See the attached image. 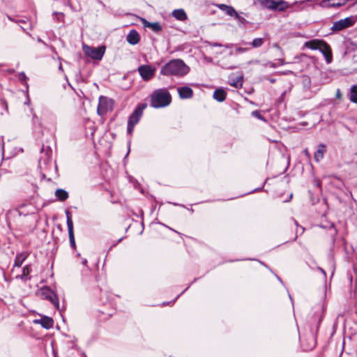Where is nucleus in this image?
<instances>
[{
  "instance_id": "4be33fe9",
  "label": "nucleus",
  "mask_w": 357,
  "mask_h": 357,
  "mask_svg": "<svg viewBox=\"0 0 357 357\" xmlns=\"http://www.w3.org/2000/svg\"><path fill=\"white\" fill-rule=\"evenodd\" d=\"M172 14L174 18L180 21H185L188 18L186 13L182 8L174 10Z\"/></svg>"
},
{
  "instance_id": "6ab92c4d",
  "label": "nucleus",
  "mask_w": 357,
  "mask_h": 357,
  "mask_svg": "<svg viewBox=\"0 0 357 357\" xmlns=\"http://www.w3.org/2000/svg\"><path fill=\"white\" fill-rule=\"evenodd\" d=\"M345 3V1L341 0H324L321 1V4L322 6L340 7L344 5Z\"/></svg>"
},
{
  "instance_id": "7c9ffc66",
  "label": "nucleus",
  "mask_w": 357,
  "mask_h": 357,
  "mask_svg": "<svg viewBox=\"0 0 357 357\" xmlns=\"http://www.w3.org/2000/svg\"><path fill=\"white\" fill-rule=\"evenodd\" d=\"M135 126L132 123L128 122L127 131L128 134L132 135Z\"/></svg>"
},
{
  "instance_id": "4468645a",
  "label": "nucleus",
  "mask_w": 357,
  "mask_h": 357,
  "mask_svg": "<svg viewBox=\"0 0 357 357\" xmlns=\"http://www.w3.org/2000/svg\"><path fill=\"white\" fill-rule=\"evenodd\" d=\"M326 146L324 144H319L317 151L314 153V159L317 162H319L326 153Z\"/></svg>"
},
{
  "instance_id": "5701e85b",
  "label": "nucleus",
  "mask_w": 357,
  "mask_h": 357,
  "mask_svg": "<svg viewBox=\"0 0 357 357\" xmlns=\"http://www.w3.org/2000/svg\"><path fill=\"white\" fill-rule=\"evenodd\" d=\"M229 84L236 88H240L243 85V75L236 76L235 77H230L229 78Z\"/></svg>"
},
{
  "instance_id": "0eeeda50",
  "label": "nucleus",
  "mask_w": 357,
  "mask_h": 357,
  "mask_svg": "<svg viewBox=\"0 0 357 357\" xmlns=\"http://www.w3.org/2000/svg\"><path fill=\"white\" fill-rule=\"evenodd\" d=\"M138 72L144 80L149 81L154 77L155 68L149 65H142L138 67Z\"/></svg>"
},
{
  "instance_id": "ddd939ff",
  "label": "nucleus",
  "mask_w": 357,
  "mask_h": 357,
  "mask_svg": "<svg viewBox=\"0 0 357 357\" xmlns=\"http://www.w3.org/2000/svg\"><path fill=\"white\" fill-rule=\"evenodd\" d=\"M178 93L181 99H189L193 96V91L189 86H181L177 89Z\"/></svg>"
},
{
  "instance_id": "aec40b11",
  "label": "nucleus",
  "mask_w": 357,
  "mask_h": 357,
  "mask_svg": "<svg viewBox=\"0 0 357 357\" xmlns=\"http://www.w3.org/2000/svg\"><path fill=\"white\" fill-rule=\"evenodd\" d=\"M347 96L351 102L357 104V84H353L350 87Z\"/></svg>"
},
{
  "instance_id": "37998d69",
  "label": "nucleus",
  "mask_w": 357,
  "mask_h": 357,
  "mask_svg": "<svg viewBox=\"0 0 357 357\" xmlns=\"http://www.w3.org/2000/svg\"><path fill=\"white\" fill-rule=\"evenodd\" d=\"M121 241V238H120L115 244H113V246L116 245L117 243H119Z\"/></svg>"
},
{
  "instance_id": "9d476101",
  "label": "nucleus",
  "mask_w": 357,
  "mask_h": 357,
  "mask_svg": "<svg viewBox=\"0 0 357 357\" xmlns=\"http://www.w3.org/2000/svg\"><path fill=\"white\" fill-rule=\"evenodd\" d=\"M110 107L109 101L105 96H100L97 108V112L99 116H103L108 112Z\"/></svg>"
},
{
  "instance_id": "c756f323",
  "label": "nucleus",
  "mask_w": 357,
  "mask_h": 357,
  "mask_svg": "<svg viewBox=\"0 0 357 357\" xmlns=\"http://www.w3.org/2000/svg\"><path fill=\"white\" fill-rule=\"evenodd\" d=\"M289 6H290V5L289 4L288 2L283 1V0H280V1H277V10H276L284 11L288 8H289Z\"/></svg>"
},
{
  "instance_id": "473e14b6",
  "label": "nucleus",
  "mask_w": 357,
  "mask_h": 357,
  "mask_svg": "<svg viewBox=\"0 0 357 357\" xmlns=\"http://www.w3.org/2000/svg\"><path fill=\"white\" fill-rule=\"evenodd\" d=\"M233 17H234L235 19H236L241 23H243L245 21L244 17L240 16L237 13H236V15H234Z\"/></svg>"
},
{
  "instance_id": "a878e982",
  "label": "nucleus",
  "mask_w": 357,
  "mask_h": 357,
  "mask_svg": "<svg viewBox=\"0 0 357 357\" xmlns=\"http://www.w3.org/2000/svg\"><path fill=\"white\" fill-rule=\"evenodd\" d=\"M261 4L266 8L271 10H277V1L273 0H264L261 2Z\"/></svg>"
},
{
  "instance_id": "f257e3e1",
  "label": "nucleus",
  "mask_w": 357,
  "mask_h": 357,
  "mask_svg": "<svg viewBox=\"0 0 357 357\" xmlns=\"http://www.w3.org/2000/svg\"><path fill=\"white\" fill-rule=\"evenodd\" d=\"M190 71V68L181 59H172L160 69V75L164 76H175L182 77Z\"/></svg>"
},
{
  "instance_id": "58836bf2",
  "label": "nucleus",
  "mask_w": 357,
  "mask_h": 357,
  "mask_svg": "<svg viewBox=\"0 0 357 357\" xmlns=\"http://www.w3.org/2000/svg\"><path fill=\"white\" fill-rule=\"evenodd\" d=\"M39 43L43 44L44 45H47V44L40 38H38L37 40Z\"/></svg>"
},
{
  "instance_id": "a19ab883",
  "label": "nucleus",
  "mask_w": 357,
  "mask_h": 357,
  "mask_svg": "<svg viewBox=\"0 0 357 357\" xmlns=\"http://www.w3.org/2000/svg\"><path fill=\"white\" fill-rule=\"evenodd\" d=\"M37 119H38V117L36 116V114H34V115L33 116L32 121H33V122H35V120H37Z\"/></svg>"
},
{
  "instance_id": "79ce46f5",
  "label": "nucleus",
  "mask_w": 357,
  "mask_h": 357,
  "mask_svg": "<svg viewBox=\"0 0 357 357\" xmlns=\"http://www.w3.org/2000/svg\"><path fill=\"white\" fill-rule=\"evenodd\" d=\"M59 69L60 70H63V67H62L61 63H60V64H59Z\"/></svg>"
},
{
  "instance_id": "cd10ccee",
  "label": "nucleus",
  "mask_w": 357,
  "mask_h": 357,
  "mask_svg": "<svg viewBox=\"0 0 357 357\" xmlns=\"http://www.w3.org/2000/svg\"><path fill=\"white\" fill-rule=\"evenodd\" d=\"M31 272L30 266L26 265L22 269V274L20 276L22 280L26 281L31 279L29 273Z\"/></svg>"
},
{
  "instance_id": "1a4fd4ad",
  "label": "nucleus",
  "mask_w": 357,
  "mask_h": 357,
  "mask_svg": "<svg viewBox=\"0 0 357 357\" xmlns=\"http://www.w3.org/2000/svg\"><path fill=\"white\" fill-rule=\"evenodd\" d=\"M66 215V223L68 227V232L69 236L70 245L73 248H75V240L73 231V222L71 217V214L68 210L65 211Z\"/></svg>"
},
{
  "instance_id": "412c9836",
  "label": "nucleus",
  "mask_w": 357,
  "mask_h": 357,
  "mask_svg": "<svg viewBox=\"0 0 357 357\" xmlns=\"http://www.w3.org/2000/svg\"><path fill=\"white\" fill-rule=\"evenodd\" d=\"M28 256H29V253L26 252H22L21 253L17 254L15 259L14 266L20 267L22 266V264H23V262L28 257Z\"/></svg>"
},
{
  "instance_id": "ea45409f",
  "label": "nucleus",
  "mask_w": 357,
  "mask_h": 357,
  "mask_svg": "<svg viewBox=\"0 0 357 357\" xmlns=\"http://www.w3.org/2000/svg\"><path fill=\"white\" fill-rule=\"evenodd\" d=\"M82 264L85 266L87 264V260L86 259H83Z\"/></svg>"
},
{
  "instance_id": "b1692460",
  "label": "nucleus",
  "mask_w": 357,
  "mask_h": 357,
  "mask_svg": "<svg viewBox=\"0 0 357 357\" xmlns=\"http://www.w3.org/2000/svg\"><path fill=\"white\" fill-rule=\"evenodd\" d=\"M213 98L218 102H223L227 96L226 91L222 89H217L213 92Z\"/></svg>"
},
{
  "instance_id": "c03bdc74",
  "label": "nucleus",
  "mask_w": 357,
  "mask_h": 357,
  "mask_svg": "<svg viewBox=\"0 0 357 357\" xmlns=\"http://www.w3.org/2000/svg\"><path fill=\"white\" fill-rule=\"evenodd\" d=\"M270 82H271V83H274V82H275V79H270Z\"/></svg>"
},
{
  "instance_id": "f03ea898",
  "label": "nucleus",
  "mask_w": 357,
  "mask_h": 357,
  "mask_svg": "<svg viewBox=\"0 0 357 357\" xmlns=\"http://www.w3.org/2000/svg\"><path fill=\"white\" fill-rule=\"evenodd\" d=\"M171 102L172 96L166 88L153 91L150 97V105L153 108L167 107Z\"/></svg>"
},
{
  "instance_id": "393cba45",
  "label": "nucleus",
  "mask_w": 357,
  "mask_h": 357,
  "mask_svg": "<svg viewBox=\"0 0 357 357\" xmlns=\"http://www.w3.org/2000/svg\"><path fill=\"white\" fill-rule=\"evenodd\" d=\"M218 8L225 12L227 15L233 17L234 15H236V10L234 8V7L231 6H228L226 4H220L218 5Z\"/></svg>"
},
{
  "instance_id": "bb28decb",
  "label": "nucleus",
  "mask_w": 357,
  "mask_h": 357,
  "mask_svg": "<svg viewBox=\"0 0 357 357\" xmlns=\"http://www.w3.org/2000/svg\"><path fill=\"white\" fill-rule=\"evenodd\" d=\"M55 196L59 201L64 202L68 198V193L63 189H57L55 192Z\"/></svg>"
},
{
  "instance_id": "f8f14e48",
  "label": "nucleus",
  "mask_w": 357,
  "mask_h": 357,
  "mask_svg": "<svg viewBox=\"0 0 357 357\" xmlns=\"http://www.w3.org/2000/svg\"><path fill=\"white\" fill-rule=\"evenodd\" d=\"M35 324H40L43 328L45 329H50L53 327L54 320L52 318L47 316H43L40 319L34 320Z\"/></svg>"
},
{
  "instance_id": "09e8293b",
  "label": "nucleus",
  "mask_w": 357,
  "mask_h": 357,
  "mask_svg": "<svg viewBox=\"0 0 357 357\" xmlns=\"http://www.w3.org/2000/svg\"><path fill=\"white\" fill-rule=\"evenodd\" d=\"M301 230H302V232H303V231H304V228H303V227H301Z\"/></svg>"
},
{
  "instance_id": "a18cd8bd",
  "label": "nucleus",
  "mask_w": 357,
  "mask_h": 357,
  "mask_svg": "<svg viewBox=\"0 0 357 357\" xmlns=\"http://www.w3.org/2000/svg\"><path fill=\"white\" fill-rule=\"evenodd\" d=\"M320 270L321 271V272H322L324 275H326L325 271H324L322 268H320Z\"/></svg>"
},
{
  "instance_id": "603ef678",
  "label": "nucleus",
  "mask_w": 357,
  "mask_h": 357,
  "mask_svg": "<svg viewBox=\"0 0 357 357\" xmlns=\"http://www.w3.org/2000/svg\"><path fill=\"white\" fill-rule=\"evenodd\" d=\"M83 356H84V357H86V354H83Z\"/></svg>"
},
{
  "instance_id": "f704fd0d",
  "label": "nucleus",
  "mask_w": 357,
  "mask_h": 357,
  "mask_svg": "<svg viewBox=\"0 0 357 357\" xmlns=\"http://www.w3.org/2000/svg\"><path fill=\"white\" fill-rule=\"evenodd\" d=\"M303 153L305 154V155L306 156V158H307V160H310L311 159V155L308 151V149H305L304 151H303Z\"/></svg>"
},
{
  "instance_id": "a211bd4d",
  "label": "nucleus",
  "mask_w": 357,
  "mask_h": 357,
  "mask_svg": "<svg viewBox=\"0 0 357 357\" xmlns=\"http://www.w3.org/2000/svg\"><path fill=\"white\" fill-rule=\"evenodd\" d=\"M323 42H324L323 40L313 39V40L306 41L304 43V46L306 48H308V49H310L312 50H319V48H320Z\"/></svg>"
},
{
  "instance_id": "f3484780",
  "label": "nucleus",
  "mask_w": 357,
  "mask_h": 357,
  "mask_svg": "<svg viewBox=\"0 0 357 357\" xmlns=\"http://www.w3.org/2000/svg\"><path fill=\"white\" fill-rule=\"evenodd\" d=\"M142 22L144 27H148L151 29V30L155 33H159L162 31V26L158 22H150L145 20L144 18H142Z\"/></svg>"
},
{
  "instance_id": "49530a36",
  "label": "nucleus",
  "mask_w": 357,
  "mask_h": 357,
  "mask_svg": "<svg viewBox=\"0 0 357 357\" xmlns=\"http://www.w3.org/2000/svg\"><path fill=\"white\" fill-rule=\"evenodd\" d=\"M294 222H295V225H296L297 227H298V224L297 221H296V220H294Z\"/></svg>"
},
{
  "instance_id": "c9c22d12",
  "label": "nucleus",
  "mask_w": 357,
  "mask_h": 357,
  "mask_svg": "<svg viewBox=\"0 0 357 357\" xmlns=\"http://www.w3.org/2000/svg\"><path fill=\"white\" fill-rule=\"evenodd\" d=\"M335 98L339 100L342 98V93L340 89L336 90Z\"/></svg>"
},
{
  "instance_id": "9b49d317",
  "label": "nucleus",
  "mask_w": 357,
  "mask_h": 357,
  "mask_svg": "<svg viewBox=\"0 0 357 357\" xmlns=\"http://www.w3.org/2000/svg\"><path fill=\"white\" fill-rule=\"evenodd\" d=\"M324 56L326 62L331 63L333 61V54L330 45L324 40L320 48L318 50Z\"/></svg>"
},
{
  "instance_id": "7ed1b4c3",
  "label": "nucleus",
  "mask_w": 357,
  "mask_h": 357,
  "mask_svg": "<svg viewBox=\"0 0 357 357\" xmlns=\"http://www.w3.org/2000/svg\"><path fill=\"white\" fill-rule=\"evenodd\" d=\"M52 151L50 146H43L38 160V167L41 172L51 170L53 167L56 170V165L52 160ZM41 175L43 178H45V174L44 172H41Z\"/></svg>"
},
{
  "instance_id": "e433bc0d",
  "label": "nucleus",
  "mask_w": 357,
  "mask_h": 357,
  "mask_svg": "<svg viewBox=\"0 0 357 357\" xmlns=\"http://www.w3.org/2000/svg\"><path fill=\"white\" fill-rule=\"evenodd\" d=\"M247 50H248V49H246V48L238 47V48L236 49V52H245Z\"/></svg>"
},
{
  "instance_id": "de8ad7c7",
  "label": "nucleus",
  "mask_w": 357,
  "mask_h": 357,
  "mask_svg": "<svg viewBox=\"0 0 357 357\" xmlns=\"http://www.w3.org/2000/svg\"><path fill=\"white\" fill-rule=\"evenodd\" d=\"M129 152H130V149H128V151H127V153H126V157L128 155Z\"/></svg>"
},
{
  "instance_id": "423d86ee",
  "label": "nucleus",
  "mask_w": 357,
  "mask_h": 357,
  "mask_svg": "<svg viewBox=\"0 0 357 357\" xmlns=\"http://www.w3.org/2000/svg\"><path fill=\"white\" fill-rule=\"evenodd\" d=\"M356 20L354 19V17H347L344 19H342L337 22H335L331 29L333 32L340 31L342 30L352 26L354 24Z\"/></svg>"
},
{
  "instance_id": "20e7f679",
  "label": "nucleus",
  "mask_w": 357,
  "mask_h": 357,
  "mask_svg": "<svg viewBox=\"0 0 357 357\" xmlns=\"http://www.w3.org/2000/svg\"><path fill=\"white\" fill-rule=\"evenodd\" d=\"M37 294L42 299L50 301L54 306V307L59 311L60 313H61L65 310L64 306H63L62 308H60L59 301L57 294L49 287L43 286L38 291Z\"/></svg>"
},
{
  "instance_id": "dca6fc26",
  "label": "nucleus",
  "mask_w": 357,
  "mask_h": 357,
  "mask_svg": "<svg viewBox=\"0 0 357 357\" xmlns=\"http://www.w3.org/2000/svg\"><path fill=\"white\" fill-rule=\"evenodd\" d=\"M126 40L129 44L135 45L139 42L140 36L136 30L132 29L128 33Z\"/></svg>"
},
{
  "instance_id": "3c124183",
  "label": "nucleus",
  "mask_w": 357,
  "mask_h": 357,
  "mask_svg": "<svg viewBox=\"0 0 357 357\" xmlns=\"http://www.w3.org/2000/svg\"><path fill=\"white\" fill-rule=\"evenodd\" d=\"M331 227L334 228L335 227L334 224H332Z\"/></svg>"
},
{
  "instance_id": "39448f33",
  "label": "nucleus",
  "mask_w": 357,
  "mask_h": 357,
  "mask_svg": "<svg viewBox=\"0 0 357 357\" xmlns=\"http://www.w3.org/2000/svg\"><path fill=\"white\" fill-rule=\"evenodd\" d=\"M83 52L85 55L91 58L92 59L100 60L105 54V47L102 45L96 47L84 45Z\"/></svg>"
},
{
  "instance_id": "8fccbe9b",
  "label": "nucleus",
  "mask_w": 357,
  "mask_h": 357,
  "mask_svg": "<svg viewBox=\"0 0 357 357\" xmlns=\"http://www.w3.org/2000/svg\"><path fill=\"white\" fill-rule=\"evenodd\" d=\"M296 238H297V235L296 234L294 240H296Z\"/></svg>"
},
{
  "instance_id": "6e6552de",
  "label": "nucleus",
  "mask_w": 357,
  "mask_h": 357,
  "mask_svg": "<svg viewBox=\"0 0 357 357\" xmlns=\"http://www.w3.org/2000/svg\"><path fill=\"white\" fill-rule=\"evenodd\" d=\"M146 107V103L139 104L128 118V122L136 125L139 121L144 109Z\"/></svg>"
},
{
  "instance_id": "2f4dec72",
  "label": "nucleus",
  "mask_w": 357,
  "mask_h": 357,
  "mask_svg": "<svg viewBox=\"0 0 357 357\" xmlns=\"http://www.w3.org/2000/svg\"><path fill=\"white\" fill-rule=\"evenodd\" d=\"M18 78L22 82L25 81L27 79L26 75L23 72L19 73Z\"/></svg>"
},
{
  "instance_id": "c85d7f7f",
  "label": "nucleus",
  "mask_w": 357,
  "mask_h": 357,
  "mask_svg": "<svg viewBox=\"0 0 357 357\" xmlns=\"http://www.w3.org/2000/svg\"><path fill=\"white\" fill-rule=\"evenodd\" d=\"M264 43V39L262 38H256L252 40V42L248 44L253 48H259L261 47Z\"/></svg>"
},
{
  "instance_id": "2eb2a0df",
  "label": "nucleus",
  "mask_w": 357,
  "mask_h": 357,
  "mask_svg": "<svg viewBox=\"0 0 357 357\" xmlns=\"http://www.w3.org/2000/svg\"><path fill=\"white\" fill-rule=\"evenodd\" d=\"M19 215H26L28 214L34 213V208L30 204H22L17 209Z\"/></svg>"
},
{
  "instance_id": "72a5a7b5",
  "label": "nucleus",
  "mask_w": 357,
  "mask_h": 357,
  "mask_svg": "<svg viewBox=\"0 0 357 357\" xmlns=\"http://www.w3.org/2000/svg\"><path fill=\"white\" fill-rule=\"evenodd\" d=\"M0 145L1 147L2 155H4V142L3 137H0Z\"/></svg>"
},
{
  "instance_id": "4c0bfd02",
  "label": "nucleus",
  "mask_w": 357,
  "mask_h": 357,
  "mask_svg": "<svg viewBox=\"0 0 357 357\" xmlns=\"http://www.w3.org/2000/svg\"><path fill=\"white\" fill-rule=\"evenodd\" d=\"M211 46H213V47H222V45L220 44V43H214L211 44Z\"/></svg>"
}]
</instances>
